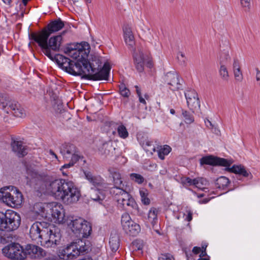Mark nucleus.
I'll return each mask as SVG.
<instances>
[{
    "label": "nucleus",
    "mask_w": 260,
    "mask_h": 260,
    "mask_svg": "<svg viewBox=\"0 0 260 260\" xmlns=\"http://www.w3.org/2000/svg\"><path fill=\"white\" fill-rule=\"evenodd\" d=\"M27 176L26 178L30 181L31 179H35L38 177V173L33 169L27 168L26 170Z\"/></svg>",
    "instance_id": "nucleus-43"
},
{
    "label": "nucleus",
    "mask_w": 260,
    "mask_h": 260,
    "mask_svg": "<svg viewBox=\"0 0 260 260\" xmlns=\"http://www.w3.org/2000/svg\"><path fill=\"white\" fill-rule=\"evenodd\" d=\"M3 254L12 259H24L27 255L31 257L39 258L45 255V251L40 247L29 244L25 249L18 243H12L5 246L3 249Z\"/></svg>",
    "instance_id": "nucleus-4"
},
{
    "label": "nucleus",
    "mask_w": 260,
    "mask_h": 260,
    "mask_svg": "<svg viewBox=\"0 0 260 260\" xmlns=\"http://www.w3.org/2000/svg\"><path fill=\"white\" fill-rule=\"evenodd\" d=\"M188 108L192 111L200 108V102L197 92L195 90L189 89L184 92Z\"/></svg>",
    "instance_id": "nucleus-18"
},
{
    "label": "nucleus",
    "mask_w": 260,
    "mask_h": 260,
    "mask_svg": "<svg viewBox=\"0 0 260 260\" xmlns=\"http://www.w3.org/2000/svg\"><path fill=\"white\" fill-rule=\"evenodd\" d=\"M234 78L236 81L238 82H242L243 79V76L242 71L233 72Z\"/></svg>",
    "instance_id": "nucleus-46"
},
{
    "label": "nucleus",
    "mask_w": 260,
    "mask_h": 260,
    "mask_svg": "<svg viewBox=\"0 0 260 260\" xmlns=\"http://www.w3.org/2000/svg\"><path fill=\"white\" fill-rule=\"evenodd\" d=\"M111 143L110 142H105L100 148V151L102 154L107 155L110 152V148H111Z\"/></svg>",
    "instance_id": "nucleus-40"
},
{
    "label": "nucleus",
    "mask_w": 260,
    "mask_h": 260,
    "mask_svg": "<svg viewBox=\"0 0 260 260\" xmlns=\"http://www.w3.org/2000/svg\"><path fill=\"white\" fill-rule=\"evenodd\" d=\"M139 246L137 247L138 248V250H142V248H143V246L142 245V244L141 243V241H139V243H137Z\"/></svg>",
    "instance_id": "nucleus-59"
},
{
    "label": "nucleus",
    "mask_w": 260,
    "mask_h": 260,
    "mask_svg": "<svg viewBox=\"0 0 260 260\" xmlns=\"http://www.w3.org/2000/svg\"><path fill=\"white\" fill-rule=\"evenodd\" d=\"M110 176L113 179V183L114 186L112 188H119L120 189H124V184L121 178V175L119 171L114 168L109 169Z\"/></svg>",
    "instance_id": "nucleus-23"
},
{
    "label": "nucleus",
    "mask_w": 260,
    "mask_h": 260,
    "mask_svg": "<svg viewBox=\"0 0 260 260\" xmlns=\"http://www.w3.org/2000/svg\"><path fill=\"white\" fill-rule=\"evenodd\" d=\"M121 222L123 230L129 235L136 236L141 230L140 225L133 221L127 213L122 214Z\"/></svg>",
    "instance_id": "nucleus-16"
},
{
    "label": "nucleus",
    "mask_w": 260,
    "mask_h": 260,
    "mask_svg": "<svg viewBox=\"0 0 260 260\" xmlns=\"http://www.w3.org/2000/svg\"><path fill=\"white\" fill-rule=\"evenodd\" d=\"M110 192L116 200L118 204L126 210L135 208L137 206L134 199L125 189L111 188Z\"/></svg>",
    "instance_id": "nucleus-12"
},
{
    "label": "nucleus",
    "mask_w": 260,
    "mask_h": 260,
    "mask_svg": "<svg viewBox=\"0 0 260 260\" xmlns=\"http://www.w3.org/2000/svg\"><path fill=\"white\" fill-rule=\"evenodd\" d=\"M233 163L232 160H228L223 158L215 157L212 155H208L203 157L200 159V164L208 165L211 166H221L223 167H230Z\"/></svg>",
    "instance_id": "nucleus-17"
},
{
    "label": "nucleus",
    "mask_w": 260,
    "mask_h": 260,
    "mask_svg": "<svg viewBox=\"0 0 260 260\" xmlns=\"http://www.w3.org/2000/svg\"><path fill=\"white\" fill-rule=\"evenodd\" d=\"M158 260H174V258L171 254H162L159 257Z\"/></svg>",
    "instance_id": "nucleus-47"
},
{
    "label": "nucleus",
    "mask_w": 260,
    "mask_h": 260,
    "mask_svg": "<svg viewBox=\"0 0 260 260\" xmlns=\"http://www.w3.org/2000/svg\"><path fill=\"white\" fill-rule=\"evenodd\" d=\"M170 113H171V114H172V115H174V114H175V110H174V109H171L170 110Z\"/></svg>",
    "instance_id": "nucleus-61"
},
{
    "label": "nucleus",
    "mask_w": 260,
    "mask_h": 260,
    "mask_svg": "<svg viewBox=\"0 0 260 260\" xmlns=\"http://www.w3.org/2000/svg\"><path fill=\"white\" fill-rule=\"evenodd\" d=\"M222 55L224 56V59L226 60H228L230 58V55L228 53H223V54H222Z\"/></svg>",
    "instance_id": "nucleus-58"
},
{
    "label": "nucleus",
    "mask_w": 260,
    "mask_h": 260,
    "mask_svg": "<svg viewBox=\"0 0 260 260\" xmlns=\"http://www.w3.org/2000/svg\"><path fill=\"white\" fill-rule=\"evenodd\" d=\"M23 197L21 193L13 186H7L0 188V201L5 204L15 207L21 205Z\"/></svg>",
    "instance_id": "nucleus-8"
},
{
    "label": "nucleus",
    "mask_w": 260,
    "mask_h": 260,
    "mask_svg": "<svg viewBox=\"0 0 260 260\" xmlns=\"http://www.w3.org/2000/svg\"><path fill=\"white\" fill-rule=\"evenodd\" d=\"M171 148L168 145H164L158 151V155L161 159H164L165 156L168 155L171 151Z\"/></svg>",
    "instance_id": "nucleus-36"
},
{
    "label": "nucleus",
    "mask_w": 260,
    "mask_h": 260,
    "mask_svg": "<svg viewBox=\"0 0 260 260\" xmlns=\"http://www.w3.org/2000/svg\"><path fill=\"white\" fill-rule=\"evenodd\" d=\"M9 102L7 101V96L6 94L0 93V104L6 112H8L6 109L9 105Z\"/></svg>",
    "instance_id": "nucleus-41"
},
{
    "label": "nucleus",
    "mask_w": 260,
    "mask_h": 260,
    "mask_svg": "<svg viewBox=\"0 0 260 260\" xmlns=\"http://www.w3.org/2000/svg\"><path fill=\"white\" fill-rule=\"evenodd\" d=\"M232 70L233 72L242 71L241 69L240 61L237 58H235L233 60V62L232 64Z\"/></svg>",
    "instance_id": "nucleus-44"
},
{
    "label": "nucleus",
    "mask_w": 260,
    "mask_h": 260,
    "mask_svg": "<svg viewBox=\"0 0 260 260\" xmlns=\"http://www.w3.org/2000/svg\"><path fill=\"white\" fill-rule=\"evenodd\" d=\"M228 167L226 170L228 171L242 175L243 177H248L249 174H250V173L245 169L244 167L242 165H234L231 168H229V167Z\"/></svg>",
    "instance_id": "nucleus-30"
},
{
    "label": "nucleus",
    "mask_w": 260,
    "mask_h": 260,
    "mask_svg": "<svg viewBox=\"0 0 260 260\" xmlns=\"http://www.w3.org/2000/svg\"><path fill=\"white\" fill-rule=\"evenodd\" d=\"M198 260H209L208 258H200Z\"/></svg>",
    "instance_id": "nucleus-64"
},
{
    "label": "nucleus",
    "mask_w": 260,
    "mask_h": 260,
    "mask_svg": "<svg viewBox=\"0 0 260 260\" xmlns=\"http://www.w3.org/2000/svg\"><path fill=\"white\" fill-rule=\"evenodd\" d=\"M46 191L58 200L67 204L76 203L80 197L79 190L70 181L55 179L46 184Z\"/></svg>",
    "instance_id": "nucleus-1"
},
{
    "label": "nucleus",
    "mask_w": 260,
    "mask_h": 260,
    "mask_svg": "<svg viewBox=\"0 0 260 260\" xmlns=\"http://www.w3.org/2000/svg\"><path fill=\"white\" fill-rule=\"evenodd\" d=\"M140 195L142 202L146 205H148L150 203V200L148 198V190L145 188H141L139 190Z\"/></svg>",
    "instance_id": "nucleus-34"
},
{
    "label": "nucleus",
    "mask_w": 260,
    "mask_h": 260,
    "mask_svg": "<svg viewBox=\"0 0 260 260\" xmlns=\"http://www.w3.org/2000/svg\"><path fill=\"white\" fill-rule=\"evenodd\" d=\"M11 146L13 151L17 153L19 157H23L27 154V148L22 141L14 140L11 143Z\"/></svg>",
    "instance_id": "nucleus-24"
},
{
    "label": "nucleus",
    "mask_w": 260,
    "mask_h": 260,
    "mask_svg": "<svg viewBox=\"0 0 260 260\" xmlns=\"http://www.w3.org/2000/svg\"><path fill=\"white\" fill-rule=\"evenodd\" d=\"M256 71V81L257 83V85L260 87V70H259L257 68L255 69Z\"/></svg>",
    "instance_id": "nucleus-50"
},
{
    "label": "nucleus",
    "mask_w": 260,
    "mask_h": 260,
    "mask_svg": "<svg viewBox=\"0 0 260 260\" xmlns=\"http://www.w3.org/2000/svg\"><path fill=\"white\" fill-rule=\"evenodd\" d=\"M201 251V248L199 247H194L192 249V252L197 254Z\"/></svg>",
    "instance_id": "nucleus-53"
},
{
    "label": "nucleus",
    "mask_w": 260,
    "mask_h": 260,
    "mask_svg": "<svg viewBox=\"0 0 260 260\" xmlns=\"http://www.w3.org/2000/svg\"><path fill=\"white\" fill-rule=\"evenodd\" d=\"M135 87L136 88V92H137L138 96H140V95H141V89L138 87V86L136 85V86H135Z\"/></svg>",
    "instance_id": "nucleus-57"
},
{
    "label": "nucleus",
    "mask_w": 260,
    "mask_h": 260,
    "mask_svg": "<svg viewBox=\"0 0 260 260\" xmlns=\"http://www.w3.org/2000/svg\"><path fill=\"white\" fill-rule=\"evenodd\" d=\"M242 7L249 9L250 6V0H240Z\"/></svg>",
    "instance_id": "nucleus-49"
},
{
    "label": "nucleus",
    "mask_w": 260,
    "mask_h": 260,
    "mask_svg": "<svg viewBox=\"0 0 260 260\" xmlns=\"http://www.w3.org/2000/svg\"><path fill=\"white\" fill-rule=\"evenodd\" d=\"M86 179L93 185L90 191V198L94 201L103 200L105 193L103 190L108 188V184L100 176H93L90 172L84 171Z\"/></svg>",
    "instance_id": "nucleus-7"
},
{
    "label": "nucleus",
    "mask_w": 260,
    "mask_h": 260,
    "mask_svg": "<svg viewBox=\"0 0 260 260\" xmlns=\"http://www.w3.org/2000/svg\"><path fill=\"white\" fill-rule=\"evenodd\" d=\"M139 142L141 145L148 154L152 155L155 151V148L153 145L152 142L148 138L141 139L139 140Z\"/></svg>",
    "instance_id": "nucleus-29"
},
{
    "label": "nucleus",
    "mask_w": 260,
    "mask_h": 260,
    "mask_svg": "<svg viewBox=\"0 0 260 260\" xmlns=\"http://www.w3.org/2000/svg\"><path fill=\"white\" fill-rule=\"evenodd\" d=\"M183 218L185 220L190 221L192 219V211L190 207H184L183 209Z\"/></svg>",
    "instance_id": "nucleus-37"
},
{
    "label": "nucleus",
    "mask_w": 260,
    "mask_h": 260,
    "mask_svg": "<svg viewBox=\"0 0 260 260\" xmlns=\"http://www.w3.org/2000/svg\"><path fill=\"white\" fill-rule=\"evenodd\" d=\"M182 182L184 185H194L200 189H203L208 184L207 180L203 178H198L191 179L189 177L182 178Z\"/></svg>",
    "instance_id": "nucleus-20"
},
{
    "label": "nucleus",
    "mask_w": 260,
    "mask_h": 260,
    "mask_svg": "<svg viewBox=\"0 0 260 260\" xmlns=\"http://www.w3.org/2000/svg\"><path fill=\"white\" fill-rule=\"evenodd\" d=\"M177 57L180 64L184 65L185 64L186 57L185 54L183 52H179L177 54Z\"/></svg>",
    "instance_id": "nucleus-45"
},
{
    "label": "nucleus",
    "mask_w": 260,
    "mask_h": 260,
    "mask_svg": "<svg viewBox=\"0 0 260 260\" xmlns=\"http://www.w3.org/2000/svg\"><path fill=\"white\" fill-rule=\"evenodd\" d=\"M3 1L6 4H9L11 2V0H3Z\"/></svg>",
    "instance_id": "nucleus-63"
},
{
    "label": "nucleus",
    "mask_w": 260,
    "mask_h": 260,
    "mask_svg": "<svg viewBox=\"0 0 260 260\" xmlns=\"http://www.w3.org/2000/svg\"><path fill=\"white\" fill-rule=\"evenodd\" d=\"M54 60L67 72L70 74L77 76L81 75L83 68L80 62H74L69 58L62 55L57 54L54 55Z\"/></svg>",
    "instance_id": "nucleus-13"
},
{
    "label": "nucleus",
    "mask_w": 260,
    "mask_h": 260,
    "mask_svg": "<svg viewBox=\"0 0 260 260\" xmlns=\"http://www.w3.org/2000/svg\"><path fill=\"white\" fill-rule=\"evenodd\" d=\"M110 70L109 64L105 63L103 68L99 71L91 63L83 68L81 75L85 78L93 80H107Z\"/></svg>",
    "instance_id": "nucleus-11"
},
{
    "label": "nucleus",
    "mask_w": 260,
    "mask_h": 260,
    "mask_svg": "<svg viewBox=\"0 0 260 260\" xmlns=\"http://www.w3.org/2000/svg\"><path fill=\"white\" fill-rule=\"evenodd\" d=\"M109 245L113 251H116L119 248L120 245L119 239L116 233L111 234L109 240Z\"/></svg>",
    "instance_id": "nucleus-32"
},
{
    "label": "nucleus",
    "mask_w": 260,
    "mask_h": 260,
    "mask_svg": "<svg viewBox=\"0 0 260 260\" xmlns=\"http://www.w3.org/2000/svg\"><path fill=\"white\" fill-rule=\"evenodd\" d=\"M76 147L72 144L65 143L59 147V152L63 159L68 160L76 152Z\"/></svg>",
    "instance_id": "nucleus-22"
},
{
    "label": "nucleus",
    "mask_w": 260,
    "mask_h": 260,
    "mask_svg": "<svg viewBox=\"0 0 260 260\" xmlns=\"http://www.w3.org/2000/svg\"><path fill=\"white\" fill-rule=\"evenodd\" d=\"M129 177L132 181L139 184H142L145 180L144 178L141 175L137 173H131Z\"/></svg>",
    "instance_id": "nucleus-39"
},
{
    "label": "nucleus",
    "mask_w": 260,
    "mask_h": 260,
    "mask_svg": "<svg viewBox=\"0 0 260 260\" xmlns=\"http://www.w3.org/2000/svg\"><path fill=\"white\" fill-rule=\"evenodd\" d=\"M182 115L186 123L190 124L194 121L193 115L189 112L184 110H182Z\"/></svg>",
    "instance_id": "nucleus-38"
},
{
    "label": "nucleus",
    "mask_w": 260,
    "mask_h": 260,
    "mask_svg": "<svg viewBox=\"0 0 260 260\" xmlns=\"http://www.w3.org/2000/svg\"><path fill=\"white\" fill-rule=\"evenodd\" d=\"M90 250V246L88 242L86 243L82 240H79L77 242H73L66 246L60 247L57 255L60 259H73Z\"/></svg>",
    "instance_id": "nucleus-5"
},
{
    "label": "nucleus",
    "mask_w": 260,
    "mask_h": 260,
    "mask_svg": "<svg viewBox=\"0 0 260 260\" xmlns=\"http://www.w3.org/2000/svg\"><path fill=\"white\" fill-rule=\"evenodd\" d=\"M200 252H201L200 255V258H205L204 257L207 256V253H206V251L201 250V251Z\"/></svg>",
    "instance_id": "nucleus-56"
},
{
    "label": "nucleus",
    "mask_w": 260,
    "mask_h": 260,
    "mask_svg": "<svg viewBox=\"0 0 260 260\" xmlns=\"http://www.w3.org/2000/svg\"><path fill=\"white\" fill-rule=\"evenodd\" d=\"M20 215L12 210L0 212V230L11 232L18 229L20 224Z\"/></svg>",
    "instance_id": "nucleus-10"
},
{
    "label": "nucleus",
    "mask_w": 260,
    "mask_h": 260,
    "mask_svg": "<svg viewBox=\"0 0 260 260\" xmlns=\"http://www.w3.org/2000/svg\"><path fill=\"white\" fill-rule=\"evenodd\" d=\"M150 167L152 169H155L156 168V165L155 164H150Z\"/></svg>",
    "instance_id": "nucleus-60"
},
{
    "label": "nucleus",
    "mask_w": 260,
    "mask_h": 260,
    "mask_svg": "<svg viewBox=\"0 0 260 260\" xmlns=\"http://www.w3.org/2000/svg\"><path fill=\"white\" fill-rule=\"evenodd\" d=\"M89 49V44L84 42L68 46L65 49L64 53L71 58L76 60V62H80L81 66L84 68L90 63L87 60L90 52Z\"/></svg>",
    "instance_id": "nucleus-6"
},
{
    "label": "nucleus",
    "mask_w": 260,
    "mask_h": 260,
    "mask_svg": "<svg viewBox=\"0 0 260 260\" xmlns=\"http://www.w3.org/2000/svg\"><path fill=\"white\" fill-rule=\"evenodd\" d=\"M165 81L170 86V88L172 90L180 89L181 88L179 76L175 71L167 73L165 75Z\"/></svg>",
    "instance_id": "nucleus-19"
},
{
    "label": "nucleus",
    "mask_w": 260,
    "mask_h": 260,
    "mask_svg": "<svg viewBox=\"0 0 260 260\" xmlns=\"http://www.w3.org/2000/svg\"><path fill=\"white\" fill-rule=\"evenodd\" d=\"M64 25V22L59 18L49 23L47 25V29L46 30H47L50 35L53 32L60 30L63 27Z\"/></svg>",
    "instance_id": "nucleus-25"
},
{
    "label": "nucleus",
    "mask_w": 260,
    "mask_h": 260,
    "mask_svg": "<svg viewBox=\"0 0 260 260\" xmlns=\"http://www.w3.org/2000/svg\"><path fill=\"white\" fill-rule=\"evenodd\" d=\"M139 97V102L141 103H142L144 105H146V101L145 100V99H144L142 96V95H140V96H138Z\"/></svg>",
    "instance_id": "nucleus-55"
},
{
    "label": "nucleus",
    "mask_w": 260,
    "mask_h": 260,
    "mask_svg": "<svg viewBox=\"0 0 260 260\" xmlns=\"http://www.w3.org/2000/svg\"><path fill=\"white\" fill-rule=\"evenodd\" d=\"M205 123L206 126L208 127V128H212L213 127V125L212 123L209 120H208V119L205 120Z\"/></svg>",
    "instance_id": "nucleus-52"
},
{
    "label": "nucleus",
    "mask_w": 260,
    "mask_h": 260,
    "mask_svg": "<svg viewBox=\"0 0 260 260\" xmlns=\"http://www.w3.org/2000/svg\"><path fill=\"white\" fill-rule=\"evenodd\" d=\"M73 163H72L71 161H70L68 164H64L60 169V170L62 171L64 169L69 168L71 167H72L73 166Z\"/></svg>",
    "instance_id": "nucleus-51"
},
{
    "label": "nucleus",
    "mask_w": 260,
    "mask_h": 260,
    "mask_svg": "<svg viewBox=\"0 0 260 260\" xmlns=\"http://www.w3.org/2000/svg\"><path fill=\"white\" fill-rule=\"evenodd\" d=\"M123 36L125 43L131 46L134 44V37L132 33L131 28L125 25L123 27Z\"/></svg>",
    "instance_id": "nucleus-28"
},
{
    "label": "nucleus",
    "mask_w": 260,
    "mask_h": 260,
    "mask_svg": "<svg viewBox=\"0 0 260 260\" xmlns=\"http://www.w3.org/2000/svg\"><path fill=\"white\" fill-rule=\"evenodd\" d=\"M218 73L220 78L224 81H228L230 75L227 67L224 63V59L222 56L219 61Z\"/></svg>",
    "instance_id": "nucleus-27"
},
{
    "label": "nucleus",
    "mask_w": 260,
    "mask_h": 260,
    "mask_svg": "<svg viewBox=\"0 0 260 260\" xmlns=\"http://www.w3.org/2000/svg\"><path fill=\"white\" fill-rule=\"evenodd\" d=\"M48 153L49 154L51 155L53 157H54L56 159H58L57 155L52 150H49Z\"/></svg>",
    "instance_id": "nucleus-54"
},
{
    "label": "nucleus",
    "mask_w": 260,
    "mask_h": 260,
    "mask_svg": "<svg viewBox=\"0 0 260 260\" xmlns=\"http://www.w3.org/2000/svg\"><path fill=\"white\" fill-rule=\"evenodd\" d=\"M215 186L220 189H225L229 183V179L224 176H221L217 178L215 181Z\"/></svg>",
    "instance_id": "nucleus-33"
},
{
    "label": "nucleus",
    "mask_w": 260,
    "mask_h": 260,
    "mask_svg": "<svg viewBox=\"0 0 260 260\" xmlns=\"http://www.w3.org/2000/svg\"><path fill=\"white\" fill-rule=\"evenodd\" d=\"M117 132L119 137L122 139H126L128 136V133L125 126L120 124L117 128Z\"/></svg>",
    "instance_id": "nucleus-35"
},
{
    "label": "nucleus",
    "mask_w": 260,
    "mask_h": 260,
    "mask_svg": "<svg viewBox=\"0 0 260 260\" xmlns=\"http://www.w3.org/2000/svg\"><path fill=\"white\" fill-rule=\"evenodd\" d=\"M47 209L49 211L47 217L48 220L57 223L66 222L64 210L61 204L54 202L50 203L48 204Z\"/></svg>",
    "instance_id": "nucleus-14"
},
{
    "label": "nucleus",
    "mask_w": 260,
    "mask_h": 260,
    "mask_svg": "<svg viewBox=\"0 0 260 260\" xmlns=\"http://www.w3.org/2000/svg\"><path fill=\"white\" fill-rule=\"evenodd\" d=\"M28 0H22L23 4L25 6L28 2Z\"/></svg>",
    "instance_id": "nucleus-62"
},
{
    "label": "nucleus",
    "mask_w": 260,
    "mask_h": 260,
    "mask_svg": "<svg viewBox=\"0 0 260 260\" xmlns=\"http://www.w3.org/2000/svg\"><path fill=\"white\" fill-rule=\"evenodd\" d=\"M119 92L120 94L125 98H128L130 95V91L123 83L119 85Z\"/></svg>",
    "instance_id": "nucleus-42"
},
{
    "label": "nucleus",
    "mask_w": 260,
    "mask_h": 260,
    "mask_svg": "<svg viewBox=\"0 0 260 260\" xmlns=\"http://www.w3.org/2000/svg\"><path fill=\"white\" fill-rule=\"evenodd\" d=\"M31 239L46 247H53L58 244L61 237L59 230L45 222H36L29 231Z\"/></svg>",
    "instance_id": "nucleus-2"
},
{
    "label": "nucleus",
    "mask_w": 260,
    "mask_h": 260,
    "mask_svg": "<svg viewBox=\"0 0 260 260\" xmlns=\"http://www.w3.org/2000/svg\"><path fill=\"white\" fill-rule=\"evenodd\" d=\"M6 109L8 111V113L11 112L15 117L23 118L26 115L24 109L18 103L14 101L9 102V105Z\"/></svg>",
    "instance_id": "nucleus-21"
},
{
    "label": "nucleus",
    "mask_w": 260,
    "mask_h": 260,
    "mask_svg": "<svg viewBox=\"0 0 260 260\" xmlns=\"http://www.w3.org/2000/svg\"><path fill=\"white\" fill-rule=\"evenodd\" d=\"M158 210L157 209L152 207L149 210L148 215L147 219L152 225L153 226L157 222V214Z\"/></svg>",
    "instance_id": "nucleus-31"
},
{
    "label": "nucleus",
    "mask_w": 260,
    "mask_h": 260,
    "mask_svg": "<svg viewBox=\"0 0 260 260\" xmlns=\"http://www.w3.org/2000/svg\"><path fill=\"white\" fill-rule=\"evenodd\" d=\"M136 68L139 72H142L145 64L148 68L153 67V62L149 54L138 49L134 55Z\"/></svg>",
    "instance_id": "nucleus-15"
},
{
    "label": "nucleus",
    "mask_w": 260,
    "mask_h": 260,
    "mask_svg": "<svg viewBox=\"0 0 260 260\" xmlns=\"http://www.w3.org/2000/svg\"><path fill=\"white\" fill-rule=\"evenodd\" d=\"M70 158L71 161L73 163V165H74L79 159H82V158H81L80 156L78 154L77 150H76L75 154L72 155Z\"/></svg>",
    "instance_id": "nucleus-48"
},
{
    "label": "nucleus",
    "mask_w": 260,
    "mask_h": 260,
    "mask_svg": "<svg viewBox=\"0 0 260 260\" xmlns=\"http://www.w3.org/2000/svg\"><path fill=\"white\" fill-rule=\"evenodd\" d=\"M47 205L48 204L36 203L34 206V211L38 215L47 219V215H48V212L49 211L47 209Z\"/></svg>",
    "instance_id": "nucleus-26"
},
{
    "label": "nucleus",
    "mask_w": 260,
    "mask_h": 260,
    "mask_svg": "<svg viewBox=\"0 0 260 260\" xmlns=\"http://www.w3.org/2000/svg\"><path fill=\"white\" fill-rule=\"evenodd\" d=\"M50 33L46 30H43L38 33H32L31 39L37 42L41 48L44 54L52 60H54L55 54L52 52L59 50L62 42L61 35H57L50 38Z\"/></svg>",
    "instance_id": "nucleus-3"
},
{
    "label": "nucleus",
    "mask_w": 260,
    "mask_h": 260,
    "mask_svg": "<svg viewBox=\"0 0 260 260\" xmlns=\"http://www.w3.org/2000/svg\"><path fill=\"white\" fill-rule=\"evenodd\" d=\"M66 223L72 232L80 237L86 238L91 234L90 223L81 217L68 216Z\"/></svg>",
    "instance_id": "nucleus-9"
}]
</instances>
